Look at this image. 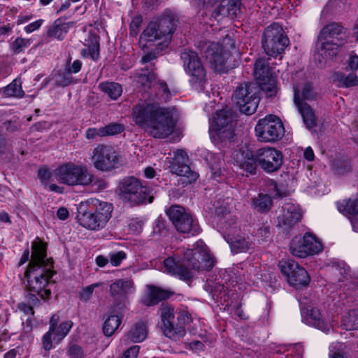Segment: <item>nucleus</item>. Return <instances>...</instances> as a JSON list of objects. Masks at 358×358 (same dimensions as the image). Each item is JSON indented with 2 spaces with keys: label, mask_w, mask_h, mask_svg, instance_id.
I'll return each mask as SVG.
<instances>
[{
  "label": "nucleus",
  "mask_w": 358,
  "mask_h": 358,
  "mask_svg": "<svg viewBox=\"0 0 358 358\" xmlns=\"http://www.w3.org/2000/svg\"><path fill=\"white\" fill-rule=\"evenodd\" d=\"M259 87L255 83H245L238 85L233 94V100L241 113L253 114L259 105Z\"/></svg>",
  "instance_id": "obj_8"
},
{
  "label": "nucleus",
  "mask_w": 358,
  "mask_h": 358,
  "mask_svg": "<svg viewBox=\"0 0 358 358\" xmlns=\"http://www.w3.org/2000/svg\"><path fill=\"white\" fill-rule=\"evenodd\" d=\"M69 25L62 22L60 19L55 21L48 31V36L54 37L59 40L64 38V34L68 32Z\"/></svg>",
  "instance_id": "obj_37"
},
{
  "label": "nucleus",
  "mask_w": 358,
  "mask_h": 358,
  "mask_svg": "<svg viewBox=\"0 0 358 358\" xmlns=\"http://www.w3.org/2000/svg\"><path fill=\"white\" fill-rule=\"evenodd\" d=\"M272 206L271 196L259 194L258 196L252 200V207L259 212H266L270 210Z\"/></svg>",
  "instance_id": "obj_38"
},
{
  "label": "nucleus",
  "mask_w": 358,
  "mask_h": 358,
  "mask_svg": "<svg viewBox=\"0 0 358 358\" xmlns=\"http://www.w3.org/2000/svg\"><path fill=\"white\" fill-rule=\"evenodd\" d=\"M203 54L213 70L217 72L225 70L230 54L224 49L222 45L217 43H210L207 45Z\"/></svg>",
  "instance_id": "obj_20"
},
{
  "label": "nucleus",
  "mask_w": 358,
  "mask_h": 358,
  "mask_svg": "<svg viewBox=\"0 0 358 358\" xmlns=\"http://www.w3.org/2000/svg\"><path fill=\"white\" fill-rule=\"evenodd\" d=\"M153 86L157 90V96H159V99L164 101H166L170 99L171 94L165 82L158 81Z\"/></svg>",
  "instance_id": "obj_47"
},
{
  "label": "nucleus",
  "mask_w": 358,
  "mask_h": 358,
  "mask_svg": "<svg viewBox=\"0 0 358 358\" xmlns=\"http://www.w3.org/2000/svg\"><path fill=\"white\" fill-rule=\"evenodd\" d=\"M2 90L3 94L7 97L22 98L24 95V92L22 88L21 80L17 78L13 80Z\"/></svg>",
  "instance_id": "obj_36"
},
{
  "label": "nucleus",
  "mask_w": 358,
  "mask_h": 358,
  "mask_svg": "<svg viewBox=\"0 0 358 358\" xmlns=\"http://www.w3.org/2000/svg\"><path fill=\"white\" fill-rule=\"evenodd\" d=\"M322 243L312 234L306 233L303 237L294 238L289 245V251L292 255L305 258L317 255L322 251Z\"/></svg>",
  "instance_id": "obj_13"
},
{
  "label": "nucleus",
  "mask_w": 358,
  "mask_h": 358,
  "mask_svg": "<svg viewBox=\"0 0 358 358\" xmlns=\"http://www.w3.org/2000/svg\"><path fill=\"white\" fill-rule=\"evenodd\" d=\"M92 154V162L94 166L98 170L110 171L115 169L118 164V155L110 145H99L93 150Z\"/></svg>",
  "instance_id": "obj_16"
},
{
  "label": "nucleus",
  "mask_w": 358,
  "mask_h": 358,
  "mask_svg": "<svg viewBox=\"0 0 358 358\" xmlns=\"http://www.w3.org/2000/svg\"><path fill=\"white\" fill-rule=\"evenodd\" d=\"M348 28L341 23L330 22L324 26L318 36V47L322 55L329 58L336 56L339 48L349 41Z\"/></svg>",
  "instance_id": "obj_5"
},
{
  "label": "nucleus",
  "mask_w": 358,
  "mask_h": 358,
  "mask_svg": "<svg viewBox=\"0 0 358 358\" xmlns=\"http://www.w3.org/2000/svg\"><path fill=\"white\" fill-rule=\"evenodd\" d=\"M166 214L178 232L191 234L193 236L199 233V227L197 222L184 208L172 206L166 211Z\"/></svg>",
  "instance_id": "obj_14"
},
{
  "label": "nucleus",
  "mask_w": 358,
  "mask_h": 358,
  "mask_svg": "<svg viewBox=\"0 0 358 358\" xmlns=\"http://www.w3.org/2000/svg\"><path fill=\"white\" fill-rule=\"evenodd\" d=\"M147 336V327L143 322H136L128 331L121 342L126 343L128 340L134 343L141 342Z\"/></svg>",
  "instance_id": "obj_31"
},
{
  "label": "nucleus",
  "mask_w": 358,
  "mask_h": 358,
  "mask_svg": "<svg viewBox=\"0 0 358 358\" xmlns=\"http://www.w3.org/2000/svg\"><path fill=\"white\" fill-rule=\"evenodd\" d=\"M176 18L172 14H166L151 21L141 35V43L162 40L159 45L166 47L176 29Z\"/></svg>",
  "instance_id": "obj_6"
},
{
  "label": "nucleus",
  "mask_w": 358,
  "mask_h": 358,
  "mask_svg": "<svg viewBox=\"0 0 358 358\" xmlns=\"http://www.w3.org/2000/svg\"><path fill=\"white\" fill-rule=\"evenodd\" d=\"M85 136L87 139H93L96 136L103 137L102 127L100 128H89L87 129Z\"/></svg>",
  "instance_id": "obj_58"
},
{
  "label": "nucleus",
  "mask_w": 358,
  "mask_h": 358,
  "mask_svg": "<svg viewBox=\"0 0 358 358\" xmlns=\"http://www.w3.org/2000/svg\"><path fill=\"white\" fill-rule=\"evenodd\" d=\"M133 117L138 125L155 138L169 136L176 124L171 111L155 103L135 106Z\"/></svg>",
  "instance_id": "obj_3"
},
{
  "label": "nucleus",
  "mask_w": 358,
  "mask_h": 358,
  "mask_svg": "<svg viewBox=\"0 0 358 358\" xmlns=\"http://www.w3.org/2000/svg\"><path fill=\"white\" fill-rule=\"evenodd\" d=\"M334 80L337 82L338 87H352L358 86V77L354 73L345 75L343 73H336L334 75Z\"/></svg>",
  "instance_id": "obj_33"
},
{
  "label": "nucleus",
  "mask_w": 358,
  "mask_h": 358,
  "mask_svg": "<svg viewBox=\"0 0 358 358\" xmlns=\"http://www.w3.org/2000/svg\"><path fill=\"white\" fill-rule=\"evenodd\" d=\"M214 264L213 257L201 241L196 242L191 249H187L184 252L181 262L173 257H169L164 261V270L166 273L185 281H189L193 278L194 271H209L213 267Z\"/></svg>",
  "instance_id": "obj_2"
},
{
  "label": "nucleus",
  "mask_w": 358,
  "mask_h": 358,
  "mask_svg": "<svg viewBox=\"0 0 358 358\" xmlns=\"http://www.w3.org/2000/svg\"><path fill=\"white\" fill-rule=\"evenodd\" d=\"M301 209L292 203L285 204L277 217V227L283 232L289 231L301 219Z\"/></svg>",
  "instance_id": "obj_21"
},
{
  "label": "nucleus",
  "mask_w": 358,
  "mask_h": 358,
  "mask_svg": "<svg viewBox=\"0 0 358 358\" xmlns=\"http://www.w3.org/2000/svg\"><path fill=\"white\" fill-rule=\"evenodd\" d=\"M339 212L347 215L348 217L358 214V198L356 199H345L337 203Z\"/></svg>",
  "instance_id": "obj_35"
},
{
  "label": "nucleus",
  "mask_w": 358,
  "mask_h": 358,
  "mask_svg": "<svg viewBox=\"0 0 358 358\" xmlns=\"http://www.w3.org/2000/svg\"><path fill=\"white\" fill-rule=\"evenodd\" d=\"M134 291V284L131 280L118 279L110 286V296L117 301H125Z\"/></svg>",
  "instance_id": "obj_24"
},
{
  "label": "nucleus",
  "mask_w": 358,
  "mask_h": 358,
  "mask_svg": "<svg viewBox=\"0 0 358 358\" xmlns=\"http://www.w3.org/2000/svg\"><path fill=\"white\" fill-rule=\"evenodd\" d=\"M126 257V253L123 251L111 252L109 254V261L113 266H117Z\"/></svg>",
  "instance_id": "obj_52"
},
{
  "label": "nucleus",
  "mask_w": 358,
  "mask_h": 358,
  "mask_svg": "<svg viewBox=\"0 0 358 358\" xmlns=\"http://www.w3.org/2000/svg\"><path fill=\"white\" fill-rule=\"evenodd\" d=\"M160 316L163 323L162 329L165 336L174 341H180L186 334L185 328L180 325L174 327V308L169 304L163 303L160 308Z\"/></svg>",
  "instance_id": "obj_18"
},
{
  "label": "nucleus",
  "mask_w": 358,
  "mask_h": 358,
  "mask_svg": "<svg viewBox=\"0 0 358 358\" xmlns=\"http://www.w3.org/2000/svg\"><path fill=\"white\" fill-rule=\"evenodd\" d=\"M333 166L338 174H344L350 171L351 165L347 158H336L333 162Z\"/></svg>",
  "instance_id": "obj_45"
},
{
  "label": "nucleus",
  "mask_w": 358,
  "mask_h": 358,
  "mask_svg": "<svg viewBox=\"0 0 358 358\" xmlns=\"http://www.w3.org/2000/svg\"><path fill=\"white\" fill-rule=\"evenodd\" d=\"M257 163L258 162L256 156H252L251 157L245 158L243 162H240L239 166L245 173L246 176L248 174L254 175L257 171Z\"/></svg>",
  "instance_id": "obj_43"
},
{
  "label": "nucleus",
  "mask_w": 358,
  "mask_h": 358,
  "mask_svg": "<svg viewBox=\"0 0 358 358\" xmlns=\"http://www.w3.org/2000/svg\"><path fill=\"white\" fill-rule=\"evenodd\" d=\"M99 286V283H94L82 289L80 292V299L83 301H88L96 287Z\"/></svg>",
  "instance_id": "obj_53"
},
{
  "label": "nucleus",
  "mask_w": 358,
  "mask_h": 358,
  "mask_svg": "<svg viewBox=\"0 0 358 358\" xmlns=\"http://www.w3.org/2000/svg\"><path fill=\"white\" fill-rule=\"evenodd\" d=\"M239 230L238 226L234 225L231 229L225 228V240L229 244L233 252H245L248 251L252 242L245 236L236 234Z\"/></svg>",
  "instance_id": "obj_23"
},
{
  "label": "nucleus",
  "mask_w": 358,
  "mask_h": 358,
  "mask_svg": "<svg viewBox=\"0 0 358 358\" xmlns=\"http://www.w3.org/2000/svg\"><path fill=\"white\" fill-rule=\"evenodd\" d=\"M188 162L189 158L186 152L183 150H178L174 153L169 167L172 173L186 177L188 179V182H194L199 176L196 173L191 171Z\"/></svg>",
  "instance_id": "obj_22"
},
{
  "label": "nucleus",
  "mask_w": 358,
  "mask_h": 358,
  "mask_svg": "<svg viewBox=\"0 0 358 358\" xmlns=\"http://www.w3.org/2000/svg\"><path fill=\"white\" fill-rule=\"evenodd\" d=\"M180 58L185 71L191 77V82L200 83L206 80V70L196 52L185 50L181 53Z\"/></svg>",
  "instance_id": "obj_17"
},
{
  "label": "nucleus",
  "mask_w": 358,
  "mask_h": 358,
  "mask_svg": "<svg viewBox=\"0 0 358 358\" xmlns=\"http://www.w3.org/2000/svg\"><path fill=\"white\" fill-rule=\"evenodd\" d=\"M86 41V48L81 51L82 55L84 57H90L94 61L97 60L99 57V36L90 31Z\"/></svg>",
  "instance_id": "obj_29"
},
{
  "label": "nucleus",
  "mask_w": 358,
  "mask_h": 358,
  "mask_svg": "<svg viewBox=\"0 0 358 358\" xmlns=\"http://www.w3.org/2000/svg\"><path fill=\"white\" fill-rule=\"evenodd\" d=\"M73 77L70 72H58L54 76L55 85L57 87H66L73 83Z\"/></svg>",
  "instance_id": "obj_44"
},
{
  "label": "nucleus",
  "mask_w": 358,
  "mask_h": 358,
  "mask_svg": "<svg viewBox=\"0 0 358 358\" xmlns=\"http://www.w3.org/2000/svg\"><path fill=\"white\" fill-rule=\"evenodd\" d=\"M70 358H83L81 348L78 345H72L69 350Z\"/></svg>",
  "instance_id": "obj_62"
},
{
  "label": "nucleus",
  "mask_w": 358,
  "mask_h": 358,
  "mask_svg": "<svg viewBox=\"0 0 358 358\" xmlns=\"http://www.w3.org/2000/svg\"><path fill=\"white\" fill-rule=\"evenodd\" d=\"M285 131V127L280 119L271 115L260 119L255 127L256 136L262 142H276L284 136Z\"/></svg>",
  "instance_id": "obj_12"
},
{
  "label": "nucleus",
  "mask_w": 358,
  "mask_h": 358,
  "mask_svg": "<svg viewBox=\"0 0 358 358\" xmlns=\"http://www.w3.org/2000/svg\"><path fill=\"white\" fill-rule=\"evenodd\" d=\"M235 125L236 116L231 109L225 108L216 112L209 129L211 139L215 143L231 141Z\"/></svg>",
  "instance_id": "obj_7"
},
{
  "label": "nucleus",
  "mask_w": 358,
  "mask_h": 358,
  "mask_svg": "<svg viewBox=\"0 0 358 358\" xmlns=\"http://www.w3.org/2000/svg\"><path fill=\"white\" fill-rule=\"evenodd\" d=\"M256 236L259 238L261 241H267L271 236L270 227L264 224L257 229Z\"/></svg>",
  "instance_id": "obj_55"
},
{
  "label": "nucleus",
  "mask_w": 358,
  "mask_h": 358,
  "mask_svg": "<svg viewBox=\"0 0 358 358\" xmlns=\"http://www.w3.org/2000/svg\"><path fill=\"white\" fill-rule=\"evenodd\" d=\"M268 193L273 197H283L286 195L278 187L277 183L273 180H268L265 183Z\"/></svg>",
  "instance_id": "obj_51"
},
{
  "label": "nucleus",
  "mask_w": 358,
  "mask_h": 358,
  "mask_svg": "<svg viewBox=\"0 0 358 358\" xmlns=\"http://www.w3.org/2000/svg\"><path fill=\"white\" fill-rule=\"evenodd\" d=\"M256 159L259 166L266 173L277 171L282 164V155L273 148H263L257 150Z\"/></svg>",
  "instance_id": "obj_19"
},
{
  "label": "nucleus",
  "mask_w": 358,
  "mask_h": 358,
  "mask_svg": "<svg viewBox=\"0 0 358 358\" xmlns=\"http://www.w3.org/2000/svg\"><path fill=\"white\" fill-rule=\"evenodd\" d=\"M129 228L131 232L138 234L142 231L143 223L141 221L132 220L129 224Z\"/></svg>",
  "instance_id": "obj_61"
},
{
  "label": "nucleus",
  "mask_w": 358,
  "mask_h": 358,
  "mask_svg": "<svg viewBox=\"0 0 358 358\" xmlns=\"http://www.w3.org/2000/svg\"><path fill=\"white\" fill-rule=\"evenodd\" d=\"M43 22V20H41V19L38 20L34 22H31L24 27V31L27 33H31V32L34 31L35 30H37L38 29H39L41 27V26L42 25Z\"/></svg>",
  "instance_id": "obj_64"
},
{
  "label": "nucleus",
  "mask_w": 358,
  "mask_h": 358,
  "mask_svg": "<svg viewBox=\"0 0 358 358\" xmlns=\"http://www.w3.org/2000/svg\"><path fill=\"white\" fill-rule=\"evenodd\" d=\"M101 92L107 94L110 99L116 100L122 93V86L114 82H104L99 85Z\"/></svg>",
  "instance_id": "obj_34"
},
{
  "label": "nucleus",
  "mask_w": 358,
  "mask_h": 358,
  "mask_svg": "<svg viewBox=\"0 0 358 358\" xmlns=\"http://www.w3.org/2000/svg\"><path fill=\"white\" fill-rule=\"evenodd\" d=\"M139 350L140 347L138 345H134L124 352L122 358H136Z\"/></svg>",
  "instance_id": "obj_60"
},
{
  "label": "nucleus",
  "mask_w": 358,
  "mask_h": 358,
  "mask_svg": "<svg viewBox=\"0 0 358 358\" xmlns=\"http://www.w3.org/2000/svg\"><path fill=\"white\" fill-rule=\"evenodd\" d=\"M52 176H53V173H52L45 166L41 167L38 169V177L43 183L47 184V182L50 180Z\"/></svg>",
  "instance_id": "obj_56"
},
{
  "label": "nucleus",
  "mask_w": 358,
  "mask_h": 358,
  "mask_svg": "<svg viewBox=\"0 0 358 358\" xmlns=\"http://www.w3.org/2000/svg\"><path fill=\"white\" fill-rule=\"evenodd\" d=\"M259 88L265 92L267 96L271 97L277 92L276 82L275 78H271L269 81H264L258 84Z\"/></svg>",
  "instance_id": "obj_46"
},
{
  "label": "nucleus",
  "mask_w": 358,
  "mask_h": 358,
  "mask_svg": "<svg viewBox=\"0 0 358 358\" xmlns=\"http://www.w3.org/2000/svg\"><path fill=\"white\" fill-rule=\"evenodd\" d=\"M148 292L142 298V303L146 306L157 305L170 297V293L160 287L148 285Z\"/></svg>",
  "instance_id": "obj_26"
},
{
  "label": "nucleus",
  "mask_w": 358,
  "mask_h": 358,
  "mask_svg": "<svg viewBox=\"0 0 358 358\" xmlns=\"http://www.w3.org/2000/svg\"><path fill=\"white\" fill-rule=\"evenodd\" d=\"M121 324V319L117 315H111L105 321L103 331L106 336H111Z\"/></svg>",
  "instance_id": "obj_40"
},
{
  "label": "nucleus",
  "mask_w": 358,
  "mask_h": 358,
  "mask_svg": "<svg viewBox=\"0 0 358 358\" xmlns=\"http://www.w3.org/2000/svg\"><path fill=\"white\" fill-rule=\"evenodd\" d=\"M113 210L111 203L90 198L79 205L77 218L83 227L99 230L106 226L111 217Z\"/></svg>",
  "instance_id": "obj_4"
},
{
  "label": "nucleus",
  "mask_w": 358,
  "mask_h": 358,
  "mask_svg": "<svg viewBox=\"0 0 358 358\" xmlns=\"http://www.w3.org/2000/svg\"><path fill=\"white\" fill-rule=\"evenodd\" d=\"M142 21V17L141 16H136L133 18L130 24V34L131 36L137 35L139 27L141 25Z\"/></svg>",
  "instance_id": "obj_57"
},
{
  "label": "nucleus",
  "mask_w": 358,
  "mask_h": 358,
  "mask_svg": "<svg viewBox=\"0 0 358 358\" xmlns=\"http://www.w3.org/2000/svg\"><path fill=\"white\" fill-rule=\"evenodd\" d=\"M31 43V39L18 37L13 42L11 48L15 53L17 54L24 51Z\"/></svg>",
  "instance_id": "obj_49"
},
{
  "label": "nucleus",
  "mask_w": 358,
  "mask_h": 358,
  "mask_svg": "<svg viewBox=\"0 0 358 358\" xmlns=\"http://www.w3.org/2000/svg\"><path fill=\"white\" fill-rule=\"evenodd\" d=\"M279 267L291 286L300 289L308 285L310 282L308 273L297 262L292 260L282 261L279 263Z\"/></svg>",
  "instance_id": "obj_15"
},
{
  "label": "nucleus",
  "mask_w": 358,
  "mask_h": 358,
  "mask_svg": "<svg viewBox=\"0 0 358 358\" xmlns=\"http://www.w3.org/2000/svg\"><path fill=\"white\" fill-rule=\"evenodd\" d=\"M103 136H114L120 134L124 129L123 124L119 123H110L102 127Z\"/></svg>",
  "instance_id": "obj_50"
},
{
  "label": "nucleus",
  "mask_w": 358,
  "mask_h": 358,
  "mask_svg": "<svg viewBox=\"0 0 358 358\" xmlns=\"http://www.w3.org/2000/svg\"><path fill=\"white\" fill-rule=\"evenodd\" d=\"M342 325L349 331L358 329V310L348 311L343 317Z\"/></svg>",
  "instance_id": "obj_39"
},
{
  "label": "nucleus",
  "mask_w": 358,
  "mask_h": 358,
  "mask_svg": "<svg viewBox=\"0 0 358 358\" xmlns=\"http://www.w3.org/2000/svg\"><path fill=\"white\" fill-rule=\"evenodd\" d=\"M297 96L301 103L308 104L306 101L316 100L319 96V94L310 83H306L301 90L296 86H294V102L295 104Z\"/></svg>",
  "instance_id": "obj_27"
},
{
  "label": "nucleus",
  "mask_w": 358,
  "mask_h": 358,
  "mask_svg": "<svg viewBox=\"0 0 358 358\" xmlns=\"http://www.w3.org/2000/svg\"><path fill=\"white\" fill-rule=\"evenodd\" d=\"M55 179L63 184L75 186L85 185L90 182V172L85 165H76L69 162L58 166L53 171Z\"/></svg>",
  "instance_id": "obj_9"
},
{
  "label": "nucleus",
  "mask_w": 358,
  "mask_h": 358,
  "mask_svg": "<svg viewBox=\"0 0 358 358\" xmlns=\"http://www.w3.org/2000/svg\"><path fill=\"white\" fill-rule=\"evenodd\" d=\"M90 182H87L83 186L91 185L92 190L95 192H101L108 187V182L102 178L94 177L90 173Z\"/></svg>",
  "instance_id": "obj_42"
},
{
  "label": "nucleus",
  "mask_w": 358,
  "mask_h": 358,
  "mask_svg": "<svg viewBox=\"0 0 358 358\" xmlns=\"http://www.w3.org/2000/svg\"><path fill=\"white\" fill-rule=\"evenodd\" d=\"M10 153L8 141L0 136V159L8 158Z\"/></svg>",
  "instance_id": "obj_54"
},
{
  "label": "nucleus",
  "mask_w": 358,
  "mask_h": 358,
  "mask_svg": "<svg viewBox=\"0 0 358 358\" xmlns=\"http://www.w3.org/2000/svg\"><path fill=\"white\" fill-rule=\"evenodd\" d=\"M155 80V74L152 70L150 71L148 68L142 69L141 73L136 77V82L143 87H150Z\"/></svg>",
  "instance_id": "obj_41"
},
{
  "label": "nucleus",
  "mask_w": 358,
  "mask_h": 358,
  "mask_svg": "<svg viewBox=\"0 0 358 358\" xmlns=\"http://www.w3.org/2000/svg\"><path fill=\"white\" fill-rule=\"evenodd\" d=\"M296 106L303 117V122L308 129H312L317 125V118L313 109L309 104H302L296 98Z\"/></svg>",
  "instance_id": "obj_32"
},
{
  "label": "nucleus",
  "mask_w": 358,
  "mask_h": 358,
  "mask_svg": "<svg viewBox=\"0 0 358 358\" xmlns=\"http://www.w3.org/2000/svg\"><path fill=\"white\" fill-rule=\"evenodd\" d=\"M53 331H48L43 337V348L49 351L52 348L51 335Z\"/></svg>",
  "instance_id": "obj_63"
},
{
  "label": "nucleus",
  "mask_w": 358,
  "mask_h": 358,
  "mask_svg": "<svg viewBox=\"0 0 358 358\" xmlns=\"http://www.w3.org/2000/svg\"><path fill=\"white\" fill-rule=\"evenodd\" d=\"M220 224H221V229L222 230V233L224 234V238H225V228L226 229H227V228L231 229L234 225L238 226L236 220L234 218H231V217L230 219L228 218L227 220H226V218L222 219V220L220 221Z\"/></svg>",
  "instance_id": "obj_59"
},
{
  "label": "nucleus",
  "mask_w": 358,
  "mask_h": 358,
  "mask_svg": "<svg viewBox=\"0 0 358 358\" xmlns=\"http://www.w3.org/2000/svg\"><path fill=\"white\" fill-rule=\"evenodd\" d=\"M262 43L265 53L275 57L285 51L289 44V38L285 34L282 27L275 23L264 30Z\"/></svg>",
  "instance_id": "obj_11"
},
{
  "label": "nucleus",
  "mask_w": 358,
  "mask_h": 358,
  "mask_svg": "<svg viewBox=\"0 0 358 358\" xmlns=\"http://www.w3.org/2000/svg\"><path fill=\"white\" fill-rule=\"evenodd\" d=\"M72 327L71 322H64L61 323L58 327H56V330L52 332L54 334V339L62 340L69 333Z\"/></svg>",
  "instance_id": "obj_48"
},
{
  "label": "nucleus",
  "mask_w": 358,
  "mask_h": 358,
  "mask_svg": "<svg viewBox=\"0 0 358 358\" xmlns=\"http://www.w3.org/2000/svg\"><path fill=\"white\" fill-rule=\"evenodd\" d=\"M254 76L257 84L273 78L271 69L266 60L259 59L256 61L254 66Z\"/></svg>",
  "instance_id": "obj_30"
},
{
  "label": "nucleus",
  "mask_w": 358,
  "mask_h": 358,
  "mask_svg": "<svg viewBox=\"0 0 358 358\" xmlns=\"http://www.w3.org/2000/svg\"><path fill=\"white\" fill-rule=\"evenodd\" d=\"M31 248V260L25 272L27 288L43 299H48L51 291L46 287L54 273L53 261L46 258V245L39 238L32 243Z\"/></svg>",
  "instance_id": "obj_1"
},
{
  "label": "nucleus",
  "mask_w": 358,
  "mask_h": 358,
  "mask_svg": "<svg viewBox=\"0 0 358 358\" xmlns=\"http://www.w3.org/2000/svg\"><path fill=\"white\" fill-rule=\"evenodd\" d=\"M306 320L309 325L324 332H329L331 328V324L322 317L317 308H311L308 310Z\"/></svg>",
  "instance_id": "obj_28"
},
{
  "label": "nucleus",
  "mask_w": 358,
  "mask_h": 358,
  "mask_svg": "<svg viewBox=\"0 0 358 358\" xmlns=\"http://www.w3.org/2000/svg\"><path fill=\"white\" fill-rule=\"evenodd\" d=\"M241 0H222L220 4L217 7L213 15L216 17H236L241 12Z\"/></svg>",
  "instance_id": "obj_25"
},
{
  "label": "nucleus",
  "mask_w": 358,
  "mask_h": 358,
  "mask_svg": "<svg viewBox=\"0 0 358 358\" xmlns=\"http://www.w3.org/2000/svg\"><path fill=\"white\" fill-rule=\"evenodd\" d=\"M118 191L121 198L129 201L132 206L141 204L148 198L149 203L152 202V198L149 196V188L134 177L123 178L119 183Z\"/></svg>",
  "instance_id": "obj_10"
}]
</instances>
